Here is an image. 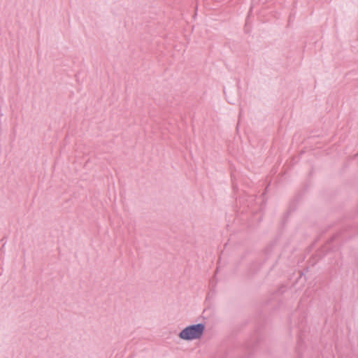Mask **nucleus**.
Wrapping results in <instances>:
<instances>
[{
    "instance_id": "obj_5",
    "label": "nucleus",
    "mask_w": 358,
    "mask_h": 358,
    "mask_svg": "<svg viewBox=\"0 0 358 358\" xmlns=\"http://www.w3.org/2000/svg\"><path fill=\"white\" fill-rule=\"evenodd\" d=\"M357 155H358V153L355 154V157H357Z\"/></svg>"
},
{
    "instance_id": "obj_1",
    "label": "nucleus",
    "mask_w": 358,
    "mask_h": 358,
    "mask_svg": "<svg viewBox=\"0 0 358 358\" xmlns=\"http://www.w3.org/2000/svg\"><path fill=\"white\" fill-rule=\"evenodd\" d=\"M205 329L203 323L191 324L184 328L178 334L180 338L184 341H193L200 338Z\"/></svg>"
},
{
    "instance_id": "obj_4",
    "label": "nucleus",
    "mask_w": 358,
    "mask_h": 358,
    "mask_svg": "<svg viewBox=\"0 0 358 358\" xmlns=\"http://www.w3.org/2000/svg\"><path fill=\"white\" fill-rule=\"evenodd\" d=\"M357 155H358V153L355 154V157H357Z\"/></svg>"
},
{
    "instance_id": "obj_3",
    "label": "nucleus",
    "mask_w": 358,
    "mask_h": 358,
    "mask_svg": "<svg viewBox=\"0 0 358 358\" xmlns=\"http://www.w3.org/2000/svg\"><path fill=\"white\" fill-rule=\"evenodd\" d=\"M293 317H294V316H292V317L291 318V324H292V328L293 327V326H292V320H293Z\"/></svg>"
},
{
    "instance_id": "obj_2",
    "label": "nucleus",
    "mask_w": 358,
    "mask_h": 358,
    "mask_svg": "<svg viewBox=\"0 0 358 358\" xmlns=\"http://www.w3.org/2000/svg\"><path fill=\"white\" fill-rule=\"evenodd\" d=\"M303 322L304 319L301 318L300 321H299L297 323L294 322V327L296 329H297L296 333L298 334V341H297V345H296V351L299 354L301 353V351L303 348Z\"/></svg>"
},
{
    "instance_id": "obj_6",
    "label": "nucleus",
    "mask_w": 358,
    "mask_h": 358,
    "mask_svg": "<svg viewBox=\"0 0 358 358\" xmlns=\"http://www.w3.org/2000/svg\"><path fill=\"white\" fill-rule=\"evenodd\" d=\"M357 155H358V153L355 154V157H357Z\"/></svg>"
}]
</instances>
